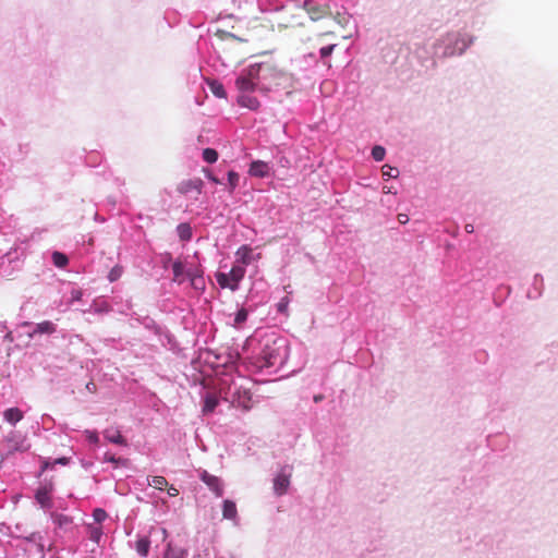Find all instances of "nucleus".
Masks as SVG:
<instances>
[{"instance_id": "36", "label": "nucleus", "mask_w": 558, "mask_h": 558, "mask_svg": "<svg viewBox=\"0 0 558 558\" xmlns=\"http://www.w3.org/2000/svg\"><path fill=\"white\" fill-rule=\"evenodd\" d=\"M123 274V268L120 266V265H116L108 274V280L110 282H114L117 281L118 279H120V277L122 276Z\"/></svg>"}, {"instance_id": "1", "label": "nucleus", "mask_w": 558, "mask_h": 558, "mask_svg": "<svg viewBox=\"0 0 558 558\" xmlns=\"http://www.w3.org/2000/svg\"><path fill=\"white\" fill-rule=\"evenodd\" d=\"M289 356V342L287 338L275 332H266L258 339L257 347L247 363L255 371L282 367Z\"/></svg>"}, {"instance_id": "18", "label": "nucleus", "mask_w": 558, "mask_h": 558, "mask_svg": "<svg viewBox=\"0 0 558 558\" xmlns=\"http://www.w3.org/2000/svg\"><path fill=\"white\" fill-rule=\"evenodd\" d=\"M104 436L111 444L121 446L126 445V440L123 438L119 429L108 428L104 432Z\"/></svg>"}, {"instance_id": "49", "label": "nucleus", "mask_w": 558, "mask_h": 558, "mask_svg": "<svg viewBox=\"0 0 558 558\" xmlns=\"http://www.w3.org/2000/svg\"><path fill=\"white\" fill-rule=\"evenodd\" d=\"M253 342H254V340H253V339H251V340L248 341V345H253Z\"/></svg>"}, {"instance_id": "24", "label": "nucleus", "mask_w": 558, "mask_h": 558, "mask_svg": "<svg viewBox=\"0 0 558 558\" xmlns=\"http://www.w3.org/2000/svg\"><path fill=\"white\" fill-rule=\"evenodd\" d=\"M248 311L244 307L240 308L233 316L232 326L235 328H241L243 324L247 320Z\"/></svg>"}, {"instance_id": "4", "label": "nucleus", "mask_w": 558, "mask_h": 558, "mask_svg": "<svg viewBox=\"0 0 558 558\" xmlns=\"http://www.w3.org/2000/svg\"><path fill=\"white\" fill-rule=\"evenodd\" d=\"M172 281L177 284H182L185 281L190 282V287L196 292L202 294L206 289L204 278V268L201 263H195L185 257L184 259L178 258L172 262Z\"/></svg>"}, {"instance_id": "33", "label": "nucleus", "mask_w": 558, "mask_h": 558, "mask_svg": "<svg viewBox=\"0 0 558 558\" xmlns=\"http://www.w3.org/2000/svg\"><path fill=\"white\" fill-rule=\"evenodd\" d=\"M88 533H89V538L93 542L99 543V541L102 536V530L100 526L88 525Z\"/></svg>"}, {"instance_id": "37", "label": "nucleus", "mask_w": 558, "mask_h": 558, "mask_svg": "<svg viewBox=\"0 0 558 558\" xmlns=\"http://www.w3.org/2000/svg\"><path fill=\"white\" fill-rule=\"evenodd\" d=\"M399 174V170L397 168H392L390 166L383 167V177L386 179L397 178Z\"/></svg>"}, {"instance_id": "6", "label": "nucleus", "mask_w": 558, "mask_h": 558, "mask_svg": "<svg viewBox=\"0 0 558 558\" xmlns=\"http://www.w3.org/2000/svg\"><path fill=\"white\" fill-rule=\"evenodd\" d=\"M243 377L229 378L225 377L220 379V391L223 393V398L232 403L238 402L239 405L247 408L246 402L250 400L247 391L243 389V385L239 381H243Z\"/></svg>"}, {"instance_id": "22", "label": "nucleus", "mask_w": 558, "mask_h": 558, "mask_svg": "<svg viewBox=\"0 0 558 558\" xmlns=\"http://www.w3.org/2000/svg\"><path fill=\"white\" fill-rule=\"evenodd\" d=\"M50 518H51L53 524L60 529H64L72 523V519L69 515L63 514V513L52 512L50 514Z\"/></svg>"}, {"instance_id": "15", "label": "nucleus", "mask_w": 558, "mask_h": 558, "mask_svg": "<svg viewBox=\"0 0 558 558\" xmlns=\"http://www.w3.org/2000/svg\"><path fill=\"white\" fill-rule=\"evenodd\" d=\"M201 480L217 497H221L223 495V486L219 477L203 471L201 474Z\"/></svg>"}, {"instance_id": "30", "label": "nucleus", "mask_w": 558, "mask_h": 558, "mask_svg": "<svg viewBox=\"0 0 558 558\" xmlns=\"http://www.w3.org/2000/svg\"><path fill=\"white\" fill-rule=\"evenodd\" d=\"M203 159L207 163H215L218 160V153L214 148H205L203 150Z\"/></svg>"}, {"instance_id": "14", "label": "nucleus", "mask_w": 558, "mask_h": 558, "mask_svg": "<svg viewBox=\"0 0 558 558\" xmlns=\"http://www.w3.org/2000/svg\"><path fill=\"white\" fill-rule=\"evenodd\" d=\"M51 493H52L51 484L41 485L36 490L35 499L39 504V506L45 510H49L52 508Z\"/></svg>"}, {"instance_id": "5", "label": "nucleus", "mask_w": 558, "mask_h": 558, "mask_svg": "<svg viewBox=\"0 0 558 558\" xmlns=\"http://www.w3.org/2000/svg\"><path fill=\"white\" fill-rule=\"evenodd\" d=\"M235 87L238 89L236 102L240 107L256 111L260 102L253 95L258 90L257 84L254 78L248 76L246 69H243L235 80Z\"/></svg>"}, {"instance_id": "21", "label": "nucleus", "mask_w": 558, "mask_h": 558, "mask_svg": "<svg viewBox=\"0 0 558 558\" xmlns=\"http://www.w3.org/2000/svg\"><path fill=\"white\" fill-rule=\"evenodd\" d=\"M150 541L147 536L138 537L135 543V549L141 557H147L149 553Z\"/></svg>"}, {"instance_id": "16", "label": "nucleus", "mask_w": 558, "mask_h": 558, "mask_svg": "<svg viewBox=\"0 0 558 558\" xmlns=\"http://www.w3.org/2000/svg\"><path fill=\"white\" fill-rule=\"evenodd\" d=\"M57 326L54 323L50 320H44L33 325V330L29 332V337H34L35 335H51L56 332Z\"/></svg>"}, {"instance_id": "34", "label": "nucleus", "mask_w": 558, "mask_h": 558, "mask_svg": "<svg viewBox=\"0 0 558 558\" xmlns=\"http://www.w3.org/2000/svg\"><path fill=\"white\" fill-rule=\"evenodd\" d=\"M69 462H70V458H65V457L58 458V459L53 460L52 462L50 460L46 459L43 461V469L46 470L50 466H53L54 464L66 465V464H69Z\"/></svg>"}, {"instance_id": "43", "label": "nucleus", "mask_w": 558, "mask_h": 558, "mask_svg": "<svg viewBox=\"0 0 558 558\" xmlns=\"http://www.w3.org/2000/svg\"><path fill=\"white\" fill-rule=\"evenodd\" d=\"M398 220L400 223L405 225L409 221V217L405 214H399Z\"/></svg>"}, {"instance_id": "27", "label": "nucleus", "mask_w": 558, "mask_h": 558, "mask_svg": "<svg viewBox=\"0 0 558 558\" xmlns=\"http://www.w3.org/2000/svg\"><path fill=\"white\" fill-rule=\"evenodd\" d=\"M336 47V44H331L319 49V57L323 60L324 64L327 65L328 68H330L331 64L329 61H327V58L331 56Z\"/></svg>"}, {"instance_id": "41", "label": "nucleus", "mask_w": 558, "mask_h": 558, "mask_svg": "<svg viewBox=\"0 0 558 558\" xmlns=\"http://www.w3.org/2000/svg\"><path fill=\"white\" fill-rule=\"evenodd\" d=\"M82 291L80 289H73L71 291V302L80 301L82 298Z\"/></svg>"}, {"instance_id": "12", "label": "nucleus", "mask_w": 558, "mask_h": 558, "mask_svg": "<svg viewBox=\"0 0 558 558\" xmlns=\"http://www.w3.org/2000/svg\"><path fill=\"white\" fill-rule=\"evenodd\" d=\"M247 173L253 178H269L272 174V167L269 162L263 160H253L248 167Z\"/></svg>"}, {"instance_id": "42", "label": "nucleus", "mask_w": 558, "mask_h": 558, "mask_svg": "<svg viewBox=\"0 0 558 558\" xmlns=\"http://www.w3.org/2000/svg\"><path fill=\"white\" fill-rule=\"evenodd\" d=\"M206 178L215 184H220V180L213 175L209 171L206 173Z\"/></svg>"}, {"instance_id": "26", "label": "nucleus", "mask_w": 558, "mask_h": 558, "mask_svg": "<svg viewBox=\"0 0 558 558\" xmlns=\"http://www.w3.org/2000/svg\"><path fill=\"white\" fill-rule=\"evenodd\" d=\"M52 263L58 268H64L69 264V258L65 254L54 251L51 255Z\"/></svg>"}, {"instance_id": "8", "label": "nucleus", "mask_w": 558, "mask_h": 558, "mask_svg": "<svg viewBox=\"0 0 558 558\" xmlns=\"http://www.w3.org/2000/svg\"><path fill=\"white\" fill-rule=\"evenodd\" d=\"M246 269L232 265L229 272H217L216 280L222 289L236 291L240 288L241 281L244 279Z\"/></svg>"}, {"instance_id": "44", "label": "nucleus", "mask_w": 558, "mask_h": 558, "mask_svg": "<svg viewBox=\"0 0 558 558\" xmlns=\"http://www.w3.org/2000/svg\"><path fill=\"white\" fill-rule=\"evenodd\" d=\"M178 494H179V489H178V488H175L174 486H170V487L168 488V495H169V496H171V497H175V496H178Z\"/></svg>"}, {"instance_id": "3", "label": "nucleus", "mask_w": 558, "mask_h": 558, "mask_svg": "<svg viewBox=\"0 0 558 558\" xmlns=\"http://www.w3.org/2000/svg\"><path fill=\"white\" fill-rule=\"evenodd\" d=\"M248 76L255 80L258 92L268 93L290 86L291 77L271 63H254L245 68Z\"/></svg>"}, {"instance_id": "28", "label": "nucleus", "mask_w": 558, "mask_h": 558, "mask_svg": "<svg viewBox=\"0 0 558 558\" xmlns=\"http://www.w3.org/2000/svg\"><path fill=\"white\" fill-rule=\"evenodd\" d=\"M147 481H148L149 486H153L159 490H162L168 485L167 478L163 476H159V475L148 477Z\"/></svg>"}, {"instance_id": "7", "label": "nucleus", "mask_w": 558, "mask_h": 558, "mask_svg": "<svg viewBox=\"0 0 558 558\" xmlns=\"http://www.w3.org/2000/svg\"><path fill=\"white\" fill-rule=\"evenodd\" d=\"M294 8L302 9L316 22L329 13L328 0H288Z\"/></svg>"}, {"instance_id": "19", "label": "nucleus", "mask_w": 558, "mask_h": 558, "mask_svg": "<svg viewBox=\"0 0 558 558\" xmlns=\"http://www.w3.org/2000/svg\"><path fill=\"white\" fill-rule=\"evenodd\" d=\"M3 417L11 425H15L23 418V412L17 408H10L4 411Z\"/></svg>"}, {"instance_id": "35", "label": "nucleus", "mask_w": 558, "mask_h": 558, "mask_svg": "<svg viewBox=\"0 0 558 558\" xmlns=\"http://www.w3.org/2000/svg\"><path fill=\"white\" fill-rule=\"evenodd\" d=\"M385 156L386 149L383 146L376 145L372 148V157L375 161L384 160Z\"/></svg>"}, {"instance_id": "40", "label": "nucleus", "mask_w": 558, "mask_h": 558, "mask_svg": "<svg viewBox=\"0 0 558 558\" xmlns=\"http://www.w3.org/2000/svg\"><path fill=\"white\" fill-rule=\"evenodd\" d=\"M289 303H290V300H289V298H288V296L282 298V299L277 303V311H278L279 313L287 314Z\"/></svg>"}, {"instance_id": "38", "label": "nucleus", "mask_w": 558, "mask_h": 558, "mask_svg": "<svg viewBox=\"0 0 558 558\" xmlns=\"http://www.w3.org/2000/svg\"><path fill=\"white\" fill-rule=\"evenodd\" d=\"M93 518L96 523H101L107 519V512L101 508H96L93 511Z\"/></svg>"}, {"instance_id": "46", "label": "nucleus", "mask_w": 558, "mask_h": 558, "mask_svg": "<svg viewBox=\"0 0 558 558\" xmlns=\"http://www.w3.org/2000/svg\"><path fill=\"white\" fill-rule=\"evenodd\" d=\"M383 191H384V193H387V194H396L397 193L396 191H392V189L390 186H384Z\"/></svg>"}, {"instance_id": "29", "label": "nucleus", "mask_w": 558, "mask_h": 558, "mask_svg": "<svg viewBox=\"0 0 558 558\" xmlns=\"http://www.w3.org/2000/svg\"><path fill=\"white\" fill-rule=\"evenodd\" d=\"M240 182V175L238 172L230 170L228 172V189L229 193H233V191L238 187Z\"/></svg>"}, {"instance_id": "17", "label": "nucleus", "mask_w": 558, "mask_h": 558, "mask_svg": "<svg viewBox=\"0 0 558 558\" xmlns=\"http://www.w3.org/2000/svg\"><path fill=\"white\" fill-rule=\"evenodd\" d=\"M222 517L227 520L236 521L238 520V510L235 502L229 499H226L222 504Z\"/></svg>"}, {"instance_id": "48", "label": "nucleus", "mask_w": 558, "mask_h": 558, "mask_svg": "<svg viewBox=\"0 0 558 558\" xmlns=\"http://www.w3.org/2000/svg\"><path fill=\"white\" fill-rule=\"evenodd\" d=\"M320 400H322V396H315V397H314V401H315V402H318V401H320Z\"/></svg>"}, {"instance_id": "47", "label": "nucleus", "mask_w": 558, "mask_h": 558, "mask_svg": "<svg viewBox=\"0 0 558 558\" xmlns=\"http://www.w3.org/2000/svg\"><path fill=\"white\" fill-rule=\"evenodd\" d=\"M280 165L282 167H287L289 165V160L286 158V157H282L280 160H279Z\"/></svg>"}, {"instance_id": "31", "label": "nucleus", "mask_w": 558, "mask_h": 558, "mask_svg": "<svg viewBox=\"0 0 558 558\" xmlns=\"http://www.w3.org/2000/svg\"><path fill=\"white\" fill-rule=\"evenodd\" d=\"M333 20L341 27H345V26H348V24L351 21V15L347 12H343V13L337 12L336 15L333 16Z\"/></svg>"}, {"instance_id": "2", "label": "nucleus", "mask_w": 558, "mask_h": 558, "mask_svg": "<svg viewBox=\"0 0 558 558\" xmlns=\"http://www.w3.org/2000/svg\"><path fill=\"white\" fill-rule=\"evenodd\" d=\"M469 24L465 22L461 27L441 33L432 45L433 56L438 59L464 56L477 40V36L469 29Z\"/></svg>"}, {"instance_id": "20", "label": "nucleus", "mask_w": 558, "mask_h": 558, "mask_svg": "<svg viewBox=\"0 0 558 558\" xmlns=\"http://www.w3.org/2000/svg\"><path fill=\"white\" fill-rule=\"evenodd\" d=\"M532 289L527 291V298L530 299H536L542 293V287H543V277L539 275H535L533 278Z\"/></svg>"}, {"instance_id": "25", "label": "nucleus", "mask_w": 558, "mask_h": 558, "mask_svg": "<svg viewBox=\"0 0 558 558\" xmlns=\"http://www.w3.org/2000/svg\"><path fill=\"white\" fill-rule=\"evenodd\" d=\"M217 405H218L217 397L215 395L207 393L204 398L203 412L204 413L213 412Z\"/></svg>"}, {"instance_id": "13", "label": "nucleus", "mask_w": 558, "mask_h": 558, "mask_svg": "<svg viewBox=\"0 0 558 558\" xmlns=\"http://www.w3.org/2000/svg\"><path fill=\"white\" fill-rule=\"evenodd\" d=\"M203 182L201 179L184 180L178 185V192L184 195L197 197L202 193Z\"/></svg>"}, {"instance_id": "45", "label": "nucleus", "mask_w": 558, "mask_h": 558, "mask_svg": "<svg viewBox=\"0 0 558 558\" xmlns=\"http://www.w3.org/2000/svg\"><path fill=\"white\" fill-rule=\"evenodd\" d=\"M105 461L114 463L117 460L113 454L106 453L105 454Z\"/></svg>"}, {"instance_id": "10", "label": "nucleus", "mask_w": 558, "mask_h": 558, "mask_svg": "<svg viewBox=\"0 0 558 558\" xmlns=\"http://www.w3.org/2000/svg\"><path fill=\"white\" fill-rule=\"evenodd\" d=\"M292 476V466L283 465L280 468L276 476L274 477V493L277 496H282L287 494L288 488L290 486V480Z\"/></svg>"}, {"instance_id": "39", "label": "nucleus", "mask_w": 558, "mask_h": 558, "mask_svg": "<svg viewBox=\"0 0 558 558\" xmlns=\"http://www.w3.org/2000/svg\"><path fill=\"white\" fill-rule=\"evenodd\" d=\"M84 435L90 444L97 445L99 442V436L96 430L86 429L84 430Z\"/></svg>"}, {"instance_id": "11", "label": "nucleus", "mask_w": 558, "mask_h": 558, "mask_svg": "<svg viewBox=\"0 0 558 558\" xmlns=\"http://www.w3.org/2000/svg\"><path fill=\"white\" fill-rule=\"evenodd\" d=\"M4 441L8 444L9 451H26L29 448V445L26 442V437L16 430L10 432Z\"/></svg>"}, {"instance_id": "23", "label": "nucleus", "mask_w": 558, "mask_h": 558, "mask_svg": "<svg viewBox=\"0 0 558 558\" xmlns=\"http://www.w3.org/2000/svg\"><path fill=\"white\" fill-rule=\"evenodd\" d=\"M177 233L182 241H190L193 234L191 226L185 222L178 225Z\"/></svg>"}, {"instance_id": "9", "label": "nucleus", "mask_w": 558, "mask_h": 558, "mask_svg": "<svg viewBox=\"0 0 558 558\" xmlns=\"http://www.w3.org/2000/svg\"><path fill=\"white\" fill-rule=\"evenodd\" d=\"M262 257L260 253H256L255 250L247 245H241L234 253V265L240 268L246 269L247 266L259 260Z\"/></svg>"}, {"instance_id": "32", "label": "nucleus", "mask_w": 558, "mask_h": 558, "mask_svg": "<svg viewBox=\"0 0 558 558\" xmlns=\"http://www.w3.org/2000/svg\"><path fill=\"white\" fill-rule=\"evenodd\" d=\"M209 86H210V90H211V93H213L216 97H218V98H223V97H226V90H225V87H223V85H222V84H220V83H218V82L214 81V82H211V83L209 84Z\"/></svg>"}]
</instances>
